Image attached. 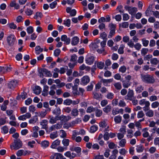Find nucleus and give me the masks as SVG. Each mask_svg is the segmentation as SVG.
<instances>
[{
	"mask_svg": "<svg viewBox=\"0 0 159 159\" xmlns=\"http://www.w3.org/2000/svg\"><path fill=\"white\" fill-rule=\"evenodd\" d=\"M118 150L116 149L113 150L112 154L111 155L108 159H116V154H118Z\"/></svg>",
	"mask_w": 159,
	"mask_h": 159,
	"instance_id": "obj_18",
	"label": "nucleus"
},
{
	"mask_svg": "<svg viewBox=\"0 0 159 159\" xmlns=\"http://www.w3.org/2000/svg\"><path fill=\"white\" fill-rule=\"evenodd\" d=\"M118 100L117 98L114 99L111 102V104L113 106H116L118 105Z\"/></svg>",
	"mask_w": 159,
	"mask_h": 159,
	"instance_id": "obj_64",
	"label": "nucleus"
},
{
	"mask_svg": "<svg viewBox=\"0 0 159 159\" xmlns=\"http://www.w3.org/2000/svg\"><path fill=\"white\" fill-rule=\"evenodd\" d=\"M98 127L97 126L94 125L92 126L90 128V132L91 133H94L98 129Z\"/></svg>",
	"mask_w": 159,
	"mask_h": 159,
	"instance_id": "obj_57",
	"label": "nucleus"
},
{
	"mask_svg": "<svg viewBox=\"0 0 159 159\" xmlns=\"http://www.w3.org/2000/svg\"><path fill=\"white\" fill-rule=\"evenodd\" d=\"M48 89L49 87L48 85H44V86L42 95L44 96H47L49 93L48 92Z\"/></svg>",
	"mask_w": 159,
	"mask_h": 159,
	"instance_id": "obj_20",
	"label": "nucleus"
},
{
	"mask_svg": "<svg viewBox=\"0 0 159 159\" xmlns=\"http://www.w3.org/2000/svg\"><path fill=\"white\" fill-rule=\"evenodd\" d=\"M90 79L89 76H84L81 80V84L84 85L87 84L90 81Z\"/></svg>",
	"mask_w": 159,
	"mask_h": 159,
	"instance_id": "obj_8",
	"label": "nucleus"
},
{
	"mask_svg": "<svg viewBox=\"0 0 159 159\" xmlns=\"http://www.w3.org/2000/svg\"><path fill=\"white\" fill-rule=\"evenodd\" d=\"M128 134L127 135L128 137L129 138H132L133 135V131L132 130L130 129L127 131Z\"/></svg>",
	"mask_w": 159,
	"mask_h": 159,
	"instance_id": "obj_63",
	"label": "nucleus"
},
{
	"mask_svg": "<svg viewBox=\"0 0 159 159\" xmlns=\"http://www.w3.org/2000/svg\"><path fill=\"white\" fill-rule=\"evenodd\" d=\"M127 99L132 101L134 98V92L133 90L129 89L127 95L126 96Z\"/></svg>",
	"mask_w": 159,
	"mask_h": 159,
	"instance_id": "obj_4",
	"label": "nucleus"
},
{
	"mask_svg": "<svg viewBox=\"0 0 159 159\" xmlns=\"http://www.w3.org/2000/svg\"><path fill=\"white\" fill-rule=\"evenodd\" d=\"M126 143V140L125 139H123L120 142L119 145L121 147H123L125 146Z\"/></svg>",
	"mask_w": 159,
	"mask_h": 159,
	"instance_id": "obj_59",
	"label": "nucleus"
},
{
	"mask_svg": "<svg viewBox=\"0 0 159 159\" xmlns=\"http://www.w3.org/2000/svg\"><path fill=\"white\" fill-rule=\"evenodd\" d=\"M115 88L118 90H120L122 88V86L120 83L117 82L114 84Z\"/></svg>",
	"mask_w": 159,
	"mask_h": 159,
	"instance_id": "obj_42",
	"label": "nucleus"
},
{
	"mask_svg": "<svg viewBox=\"0 0 159 159\" xmlns=\"http://www.w3.org/2000/svg\"><path fill=\"white\" fill-rule=\"evenodd\" d=\"M100 45L101 48L100 49H98L97 50V52L99 54H101L103 52H105V48L106 45V41H103L101 42Z\"/></svg>",
	"mask_w": 159,
	"mask_h": 159,
	"instance_id": "obj_10",
	"label": "nucleus"
},
{
	"mask_svg": "<svg viewBox=\"0 0 159 159\" xmlns=\"http://www.w3.org/2000/svg\"><path fill=\"white\" fill-rule=\"evenodd\" d=\"M106 97L107 99L112 100L114 97V94L112 93L108 92Z\"/></svg>",
	"mask_w": 159,
	"mask_h": 159,
	"instance_id": "obj_39",
	"label": "nucleus"
},
{
	"mask_svg": "<svg viewBox=\"0 0 159 159\" xmlns=\"http://www.w3.org/2000/svg\"><path fill=\"white\" fill-rule=\"evenodd\" d=\"M142 41L144 46L147 47L148 46L149 42L148 40H146L145 38H143L142 39Z\"/></svg>",
	"mask_w": 159,
	"mask_h": 159,
	"instance_id": "obj_61",
	"label": "nucleus"
},
{
	"mask_svg": "<svg viewBox=\"0 0 159 159\" xmlns=\"http://www.w3.org/2000/svg\"><path fill=\"white\" fill-rule=\"evenodd\" d=\"M144 89V87L142 85H139L135 88V90L137 93H140L142 92Z\"/></svg>",
	"mask_w": 159,
	"mask_h": 159,
	"instance_id": "obj_22",
	"label": "nucleus"
},
{
	"mask_svg": "<svg viewBox=\"0 0 159 159\" xmlns=\"http://www.w3.org/2000/svg\"><path fill=\"white\" fill-rule=\"evenodd\" d=\"M119 131L120 133L125 134L126 133V126H122L120 129Z\"/></svg>",
	"mask_w": 159,
	"mask_h": 159,
	"instance_id": "obj_60",
	"label": "nucleus"
},
{
	"mask_svg": "<svg viewBox=\"0 0 159 159\" xmlns=\"http://www.w3.org/2000/svg\"><path fill=\"white\" fill-rule=\"evenodd\" d=\"M72 104V100L69 99H66L63 102V104L66 105H70Z\"/></svg>",
	"mask_w": 159,
	"mask_h": 159,
	"instance_id": "obj_47",
	"label": "nucleus"
},
{
	"mask_svg": "<svg viewBox=\"0 0 159 159\" xmlns=\"http://www.w3.org/2000/svg\"><path fill=\"white\" fill-rule=\"evenodd\" d=\"M80 134V132H77L76 130H74L72 131V134L71 137V139L72 140H74L75 138L76 137L77 135Z\"/></svg>",
	"mask_w": 159,
	"mask_h": 159,
	"instance_id": "obj_49",
	"label": "nucleus"
},
{
	"mask_svg": "<svg viewBox=\"0 0 159 159\" xmlns=\"http://www.w3.org/2000/svg\"><path fill=\"white\" fill-rule=\"evenodd\" d=\"M35 50L36 52V54L37 55H39L41 52H43V49L42 48H41L39 46H37L35 47Z\"/></svg>",
	"mask_w": 159,
	"mask_h": 159,
	"instance_id": "obj_28",
	"label": "nucleus"
},
{
	"mask_svg": "<svg viewBox=\"0 0 159 159\" xmlns=\"http://www.w3.org/2000/svg\"><path fill=\"white\" fill-rule=\"evenodd\" d=\"M26 31L28 34H31L34 32V28L32 26H30L27 28Z\"/></svg>",
	"mask_w": 159,
	"mask_h": 159,
	"instance_id": "obj_46",
	"label": "nucleus"
},
{
	"mask_svg": "<svg viewBox=\"0 0 159 159\" xmlns=\"http://www.w3.org/2000/svg\"><path fill=\"white\" fill-rule=\"evenodd\" d=\"M49 142L47 140L43 141L41 143V146L44 148L48 147L49 146Z\"/></svg>",
	"mask_w": 159,
	"mask_h": 159,
	"instance_id": "obj_33",
	"label": "nucleus"
},
{
	"mask_svg": "<svg viewBox=\"0 0 159 159\" xmlns=\"http://www.w3.org/2000/svg\"><path fill=\"white\" fill-rule=\"evenodd\" d=\"M124 48L125 46L123 45L122 44L120 45L118 50V52L119 54H121L124 53Z\"/></svg>",
	"mask_w": 159,
	"mask_h": 159,
	"instance_id": "obj_51",
	"label": "nucleus"
},
{
	"mask_svg": "<svg viewBox=\"0 0 159 159\" xmlns=\"http://www.w3.org/2000/svg\"><path fill=\"white\" fill-rule=\"evenodd\" d=\"M137 9L135 7H131L129 10V13L132 15H134L137 11Z\"/></svg>",
	"mask_w": 159,
	"mask_h": 159,
	"instance_id": "obj_23",
	"label": "nucleus"
},
{
	"mask_svg": "<svg viewBox=\"0 0 159 159\" xmlns=\"http://www.w3.org/2000/svg\"><path fill=\"white\" fill-rule=\"evenodd\" d=\"M145 116V114L143 111H141L138 112L137 114V117L138 118H142Z\"/></svg>",
	"mask_w": 159,
	"mask_h": 159,
	"instance_id": "obj_62",
	"label": "nucleus"
},
{
	"mask_svg": "<svg viewBox=\"0 0 159 159\" xmlns=\"http://www.w3.org/2000/svg\"><path fill=\"white\" fill-rule=\"evenodd\" d=\"M148 130V129L147 128H145L142 129V131L144 132V133L143 134V137L144 138H147L148 137L149 134L148 132L146 131V130Z\"/></svg>",
	"mask_w": 159,
	"mask_h": 159,
	"instance_id": "obj_45",
	"label": "nucleus"
},
{
	"mask_svg": "<svg viewBox=\"0 0 159 159\" xmlns=\"http://www.w3.org/2000/svg\"><path fill=\"white\" fill-rule=\"evenodd\" d=\"M61 39L62 41L65 42L67 44H69L70 43V39L69 38H67L65 35H62L61 36Z\"/></svg>",
	"mask_w": 159,
	"mask_h": 159,
	"instance_id": "obj_15",
	"label": "nucleus"
},
{
	"mask_svg": "<svg viewBox=\"0 0 159 159\" xmlns=\"http://www.w3.org/2000/svg\"><path fill=\"white\" fill-rule=\"evenodd\" d=\"M71 114L73 116H76L78 115V111L76 108H74L72 110Z\"/></svg>",
	"mask_w": 159,
	"mask_h": 159,
	"instance_id": "obj_35",
	"label": "nucleus"
},
{
	"mask_svg": "<svg viewBox=\"0 0 159 159\" xmlns=\"http://www.w3.org/2000/svg\"><path fill=\"white\" fill-rule=\"evenodd\" d=\"M38 118L36 116H34L29 120V122L30 124H34L36 123L38 120Z\"/></svg>",
	"mask_w": 159,
	"mask_h": 159,
	"instance_id": "obj_34",
	"label": "nucleus"
},
{
	"mask_svg": "<svg viewBox=\"0 0 159 159\" xmlns=\"http://www.w3.org/2000/svg\"><path fill=\"white\" fill-rule=\"evenodd\" d=\"M114 120L116 124L120 123L122 120V117L120 115L115 116L114 118Z\"/></svg>",
	"mask_w": 159,
	"mask_h": 159,
	"instance_id": "obj_27",
	"label": "nucleus"
},
{
	"mask_svg": "<svg viewBox=\"0 0 159 159\" xmlns=\"http://www.w3.org/2000/svg\"><path fill=\"white\" fill-rule=\"evenodd\" d=\"M154 112L152 110L150 109L148 111L145 112V115L146 116L149 117H152L154 116Z\"/></svg>",
	"mask_w": 159,
	"mask_h": 159,
	"instance_id": "obj_29",
	"label": "nucleus"
},
{
	"mask_svg": "<svg viewBox=\"0 0 159 159\" xmlns=\"http://www.w3.org/2000/svg\"><path fill=\"white\" fill-rule=\"evenodd\" d=\"M40 125L42 126V129H44L47 130L48 128V122L47 120H42L40 123Z\"/></svg>",
	"mask_w": 159,
	"mask_h": 159,
	"instance_id": "obj_6",
	"label": "nucleus"
},
{
	"mask_svg": "<svg viewBox=\"0 0 159 159\" xmlns=\"http://www.w3.org/2000/svg\"><path fill=\"white\" fill-rule=\"evenodd\" d=\"M58 120V116H56L55 117L51 116L50 118L49 122L52 124H53L56 123L57 121Z\"/></svg>",
	"mask_w": 159,
	"mask_h": 159,
	"instance_id": "obj_24",
	"label": "nucleus"
},
{
	"mask_svg": "<svg viewBox=\"0 0 159 159\" xmlns=\"http://www.w3.org/2000/svg\"><path fill=\"white\" fill-rule=\"evenodd\" d=\"M148 51V49L147 48H143L141 50V54L143 56H145Z\"/></svg>",
	"mask_w": 159,
	"mask_h": 159,
	"instance_id": "obj_54",
	"label": "nucleus"
},
{
	"mask_svg": "<svg viewBox=\"0 0 159 159\" xmlns=\"http://www.w3.org/2000/svg\"><path fill=\"white\" fill-rule=\"evenodd\" d=\"M93 97L97 100H99L101 98V94H99L95 92H93Z\"/></svg>",
	"mask_w": 159,
	"mask_h": 159,
	"instance_id": "obj_32",
	"label": "nucleus"
},
{
	"mask_svg": "<svg viewBox=\"0 0 159 159\" xmlns=\"http://www.w3.org/2000/svg\"><path fill=\"white\" fill-rule=\"evenodd\" d=\"M158 60L156 58H154L150 60L151 63L154 65H157L158 64Z\"/></svg>",
	"mask_w": 159,
	"mask_h": 159,
	"instance_id": "obj_52",
	"label": "nucleus"
},
{
	"mask_svg": "<svg viewBox=\"0 0 159 159\" xmlns=\"http://www.w3.org/2000/svg\"><path fill=\"white\" fill-rule=\"evenodd\" d=\"M27 97V94L25 92H23L21 93V94L17 97V99L19 100L21 98L23 99H25Z\"/></svg>",
	"mask_w": 159,
	"mask_h": 159,
	"instance_id": "obj_26",
	"label": "nucleus"
},
{
	"mask_svg": "<svg viewBox=\"0 0 159 159\" xmlns=\"http://www.w3.org/2000/svg\"><path fill=\"white\" fill-rule=\"evenodd\" d=\"M41 91V89L39 86H36L34 89V92L36 94H39Z\"/></svg>",
	"mask_w": 159,
	"mask_h": 159,
	"instance_id": "obj_31",
	"label": "nucleus"
},
{
	"mask_svg": "<svg viewBox=\"0 0 159 159\" xmlns=\"http://www.w3.org/2000/svg\"><path fill=\"white\" fill-rule=\"evenodd\" d=\"M108 27L110 30L116 31V25L113 23H110L108 25Z\"/></svg>",
	"mask_w": 159,
	"mask_h": 159,
	"instance_id": "obj_38",
	"label": "nucleus"
},
{
	"mask_svg": "<svg viewBox=\"0 0 159 159\" xmlns=\"http://www.w3.org/2000/svg\"><path fill=\"white\" fill-rule=\"evenodd\" d=\"M94 60V57L93 56H91L87 57L85 60L86 63L89 65H90L92 64Z\"/></svg>",
	"mask_w": 159,
	"mask_h": 159,
	"instance_id": "obj_13",
	"label": "nucleus"
},
{
	"mask_svg": "<svg viewBox=\"0 0 159 159\" xmlns=\"http://www.w3.org/2000/svg\"><path fill=\"white\" fill-rule=\"evenodd\" d=\"M121 81L122 82V85L124 88H128L129 87L131 84V83L129 81H127L125 80Z\"/></svg>",
	"mask_w": 159,
	"mask_h": 159,
	"instance_id": "obj_14",
	"label": "nucleus"
},
{
	"mask_svg": "<svg viewBox=\"0 0 159 159\" xmlns=\"http://www.w3.org/2000/svg\"><path fill=\"white\" fill-rule=\"evenodd\" d=\"M159 106V102L158 101H155L152 102L151 104V107L153 108H155Z\"/></svg>",
	"mask_w": 159,
	"mask_h": 159,
	"instance_id": "obj_58",
	"label": "nucleus"
},
{
	"mask_svg": "<svg viewBox=\"0 0 159 159\" xmlns=\"http://www.w3.org/2000/svg\"><path fill=\"white\" fill-rule=\"evenodd\" d=\"M51 111V108L46 109L44 111H41V112H39V114L40 115V116L41 117L43 118L46 116L48 112H50Z\"/></svg>",
	"mask_w": 159,
	"mask_h": 159,
	"instance_id": "obj_16",
	"label": "nucleus"
},
{
	"mask_svg": "<svg viewBox=\"0 0 159 159\" xmlns=\"http://www.w3.org/2000/svg\"><path fill=\"white\" fill-rule=\"evenodd\" d=\"M118 106L122 107H124L126 106V104L124 99L120 100L118 103Z\"/></svg>",
	"mask_w": 159,
	"mask_h": 159,
	"instance_id": "obj_50",
	"label": "nucleus"
},
{
	"mask_svg": "<svg viewBox=\"0 0 159 159\" xmlns=\"http://www.w3.org/2000/svg\"><path fill=\"white\" fill-rule=\"evenodd\" d=\"M63 24L68 27H70V20L68 19L66 20H64Z\"/></svg>",
	"mask_w": 159,
	"mask_h": 159,
	"instance_id": "obj_56",
	"label": "nucleus"
},
{
	"mask_svg": "<svg viewBox=\"0 0 159 159\" xmlns=\"http://www.w3.org/2000/svg\"><path fill=\"white\" fill-rule=\"evenodd\" d=\"M18 82L16 80H13L8 83V86L9 88L13 89L17 86Z\"/></svg>",
	"mask_w": 159,
	"mask_h": 159,
	"instance_id": "obj_5",
	"label": "nucleus"
},
{
	"mask_svg": "<svg viewBox=\"0 0 159 159\" xmlns=\"http://www.w3.org/2000/svg\"><path fill=\"white\" fill-rule=\"evenodd\" d=\"M113 81V79H105L102 78L101 82H102L103 85L106 86H108V84L112 82Z\"/></svg>",
	"mask_w": 159,
	"mask_h": 159,
	"instance_id": "obj_12",
	"label": "nucleus"
},
{
	"mask_svg": "<svg viewBox=\"0 0 159 159\" xmlns=\"http://www.w3.org/2000/svg\"><path fill=\"white\" fill-rule=\"evenodd\" d=\"M140 75L142 81L145 84H154L155 81L153 76L150 75L142 73Z\"/></svg>",
	"mask_w": 159,
	"mask_h": 159,
	"instance_id": "obj_1",
	"label": "nucleus"
},
{
	"mask_svg": "<svg viewBox=\"0 0 159 159\" xmlns=\"http://www.w3.org/2000/svg\"><path fill=\"white\" fill-rule=\"evenodd\" d=\"M58 136L57 132V131L53 132L50 134V137L52 139H54Z\"/></svg>",
	"mask_w": 159,
	"mask_h": 159,
	"instance_id": "obj_53",
	"label": "nucleus"
},
{
	"mask_svg": "<svg viewBox=\"0 0 159 159\" xmlns=\"http://www.w3.org/2000/svg\"><path fill=\"white\" fill-rule=\"evenodd\" d=\"M28 152L26 151H24L23 150H20L17 152L16 154L17 156L20 157L22 155H26Z\"/></svg>",
	"mask_w": 159,
	"mask_h": 159,
	"instance_id": "obj_21",
	"label": "nucleus"
},
{
	"mask_svg": "<svg viewBox=\"0 0 159 159\" xmlns=\"http://www.w3.org/2000/svg\"><path fill=\"white\" fill-rule=\"evenodd\" d=\"M22 146V143L20 139H14V145H13L14 149L17 150L21 148Z\"/></svg>",
	"mask_w": 159,
	"mask_h": 159,
	"instance_id": "obj_3",
	"label": "nucleus"
},
{
	"mask_svg": "<svg viewBox=\"0 0 159 159\" xmlns=\"http://www.w3.org/2000/svg\"><path fill=\"white\" fill-rule=\"evenodd\" d=\"M7 41L8 46H12L16 42V38L14 34H11L7 36Z\"/></svg>",
	"mask_w": 159,
	"mask_h": 159,
	"instance_id": "obj_2",
	"label": "nucleus"
},
{
	"mask_svg": "<svg viewBox=\"0 0 159 159\" xmlns=\"http://www.w3.org/2000/svg\"><path fill=\"white\" fill-rule=\"evenodd\" d=\"M71 150L72 151H74L79 154L81 152V149L80 147H75L72 148V149Z\"/></svg>",
	"mask_w": 159,
	"mask_h": 159,
	"instance_id": "obj_36",
	"label": "nucleus"
},
{
	"mask_svg": "<svg viewBox=\"0 0 159 159\" xmlns=\"http://www.w3.org/2000/svg\"><path fill=\"white\" fill-rule=\"evenodd\" d=\"M62 126V125L61 124L57 123L56 124L54 125L51 126L49 127V131H52L53 130H55L56 129H61Z\"/></svg>",
	"mask_w": 159,
	"mask_h": 159,
	"instance_id": "obj_7",
	"label": "nucleus"
},
{
	"mask_svg": "<svg viewBox=\"0 0 159 159\" xmlns=\"http://www.w3.org/2000/svg\"><path fill=\"white\" fill-rule=\"evenodd\" d=\"M79 40V39L77 37H74L72 39L71 44L72 45H75L78 43Z\"/></svg>",
	"mask_w": 159,
	"mask_h": 159,
	"instance_id": "obj_25",
	"label": "nucleus"
},
{
	"mask_svg": "<svg viewBox=\"0 0 159 159\" xmlns=\"http://www.w3.org/2000/svg\"><path fill=\"white\" fill-rule=\"evenodd\" d=\"M111 110V107L110 105H108L105 107L103 109V111L106 113H108Z\"/></svg>",
	"mask_w": 159,
	"mask_h": 159,
	"instance_id": "obj_43",
	"label": "nucleus"
},
{
	"mask_svg": "<svg viewBox=\"0 0 159 159\" xmlns=\"http://www.w3.org/2000/svg\"><path fill=\"white\" fill-rule=\"evenodd\" d=\"M144 149V147L142 145H138L136 147V151L138 152H141L143 151Z\"/></svg>",
	"mask_w": 159,
	"mask_h": 159,
	"instance_id": "obj_37",
	"label": "nucleus"
},
{
	"mask_svg": "<svg viewBox=\"0 0 159 159\" xmlns=\"http://www.w3.org/2000/svg\"><path fill=\"white\" fill-rule=\"evenodd\" d=\"M62 143L65 146H68L69 144V140L68 139H64L62 141Z\"/></svg>",
	"mask_w": 159,
	"mask_h": 159,
	"instance_id": "obj_48",
	"label": "nucleus"
},
{
	"mask_svg": "<svg viewBox=\"0 0 159 159\" xmlns=\"http://www.w3.org/2000/svg\"><path fill=\"white\" fill-rule=\"evenodd\" d=\"M1 130L2 131V133L4 134H7L8 132V129L7 126H3L1 129Z\"/></svg>",
	"mask_w": 159,
	"mask_h": 159,
	"instance_id": "obj_55",
	"label": "nucleus"
},
{
	"mask_svg": "<svg viewBox=\"0 0 159 159\" xmlns=\"http://www.w3.org/2000/svg\"><path fill=\"white\" fill-rule=\"evenodd\" d=\"M139 103L140 105H145V106L150 104L148 101H146L145 99H142L139 101Z\"/></svg>",
	"mask_w": 159,
	"mask_h": 159,
	"instance_id": "obj_30",
	"label": "nucleus"
},
{
	"mask_svg": "<svg viewBox=\"0 0 159 159\" xmlns=\"http://www.w3.org/2000/svg\"><path fill=\"white\" fill-rule=\"evenodd\" d=\"M43 16L42 13L40 12H37L36 13L35 15L34 16V19H37L39 18H41Z\"/></svg>",
	"mask_w": 159,
	"mask_h": 159,
	"instance_id": "obj_44",
	"label": "nucleus"
},
{
	"mask_svg": "<svg viewBox=\"0 0 159 159\" xmlns=\"http://www.w3.org/2000/svg\"><path fill=\"white\" fill-rule=\"evenodd\" d=\"M102 114V110L97 109L95 110V115L96 116L98 117L101 116Z\"/></svg>",
	"mask_w": 159,
	"mask_h": 159,
	"instance_id": "obj_41",
	"label": "nucleus"
},
{
	"mask_svg": "<svg viewBox=\"0 0 159 159\" xmlns=\"http://www.w3.org/2000/svg\"><path fill=\"white\" fill-rule=\"evenodd\" d=\"M71 118V117L69 116H66L63 115H62L61 116H58L59 120H60L62 122H66L69 120H70Z\"/></svg>",
	"mask_w": 159,
	"mask_h": 159,
	"instance_id": "obj_9",
	"label": "nucleus"
},
{
	"mask_svg": "<svg viewBox=\"0 0 159 159\" xmlns=\"http://www.w3.org/2000/svg\"><path fill=\"white\" fill-rule=\"evenodd\" d=\"M52 113L56 115V116H59L61 114V110L60 107H58L55 108L52 111Z\"/></svg>",
	"mask_w": 159,
	"mask_h": 159,
	"instance_id": "obj_17",
	"label": "nucleus"
},
{
	"mask_svg": "<svg viewBox=\"0 0 159 159\" xmlns=\"http://www.w3.org/2000/svg\"><path fill=\"white\" fill-rule=\"evenodd\" d=\"M97 65L98 68L100 69H102L104 67V62L100 61L97 62Z\"/></svg>",
	"mask_w": 159,
	"mask_h": 159,
	"instance_id": "obj_40",
	"label": "nucleus"
},
{
	"mask_svg": "<svg viewBox=\"0 0 159 159\" xmlns=\"http://www.w3.org/2000/svg\"><path fill=\"white\" fill-rule=\"evenodd\" d=\"M60 141L57 139L53 142L51 147L52 148H55L57 146L59 145L60 143Z\"/></svg>",
	"mask_w": 159,
	"mask_h": 159,
	"instance_id": "obj_19",
	"label": "nucleus"
},
{
	"mask_svg": "<svg viewBox=\"0 0 159 159\" xmlns=\"http://www.w3.org/2000/svg\"><path fill=\"white\" fill-rule=\"evenodd\" d=\"M66 11L67 13H70L71 16H75L76 14V11L75 10V9L71 10V8L70 7H67L66 8Z\"/></svg>",
	"mask_w": 159,
	"mask_h": 159,
	"instance_id": "obj_11",
	"label": "nucleus"
}]
</instances>
